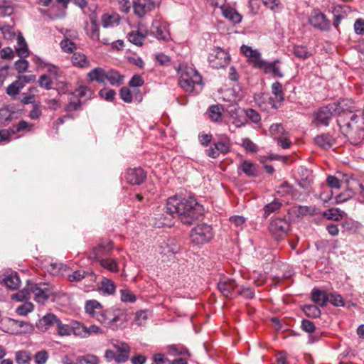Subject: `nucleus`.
Instances as JSON below:
<instances>
[{
	"mask_svg": "<svg viewBox=\"0 0 364 364\" xmlns=\"http://www.w3.org/2000/svg\"><path fill=\"white\" fill-rule=\"evenodd\" d=\"M166 212L173 217L178 216L181 221L191 225L200 220L203 215V207L194 198H183L178 196L169 197L166 204Z\"/></svg>",
	"mask_w": 364,
	"mask_h": 364,
	"instance_id": "obj_1",
	"label": "nucleus"
},
{
	"mask_svg": "<svg viewBox=\"0 0 364 364\" xmlns=\"http://www.w3.org/2000/svg\"><path fill=\"white\" fill-rule=\"evenodd\" d=\"M342 133L353 144H358L364 139V119L357 114L350 115L349 119H338Z\"/></svg>",
	"mask_w": 364,
	"mask_h": 364,
	"instance_id": "obj_2",
	"label": "nucleus"
},
{
	"mask_svg": "<svg viewBox=\"0 0 364 364\" xmlns=\"http://www.w3.org/2000/svg\"><path fill=\"white\" fill-rule=\"evenodd\" d=\"M97 320L106 328L113 331L122 327L127 321V314L119 309H102L97 314Z\"/></svg>",
	"mask_w": 364,
	"mask_h": 364,
	"instance_id": "obj_3",
	"label": "nucleus"
},
{
	"mask_svg": "<svg viewBox=\"0 0 364 364\" xmlns=\"http://www.w3.org/2000/svg\"><path fill=\"white\" fill-rule=\"evenodd\" d=\"M178 73L179 84L185 91L195 92V86L201 85L202 77L196 69L186 65L180 66Z\"/></svg>",
	"mask_w": 364,
	"mask_h": 364,
	"instance_id": "obj_4",
	"label": "nucleus"
},
{
	"mask_svg": "<svg viewBox=\"0 0 364 364\" xmlns=\"http://www.w3.org/2000/svg\"><path fill=\"white\" fill-rule=\"evenodd\" d=\"M28 289L33 294L34 300L41 304H44L54 294L52 287L46 283L28 284Z\"/></svg>",
	"mask_w": 364,
	"mask_h": 364,
	"instance_id": "obj_5",
	"label": "nucleus"
},
{
	"mask_svg": "<svg viewBox=\"0 0 364 364\" xmlns=\"http://www.w3.org/2000/svg\"><path fill=\"white\" fill-rule=\"evenodd\" d=\"M213 236L212 228L207 224L198 225L192 229L191 239L196 245H203L209 242Z\"/></svg>",
	"mask_w": 364,
	"mask_h": 364,
	"instance_id": "obj_6",
	"label": "nucleus"
},
{
	"mask_svg": "<svg viewBox=\"0 0 364 364\" xmlns=\"http://www.w3.org/2000/svg\"><path fill=\"white\" fill-rule=\"evenodd\" d=\"M230 60V56L228 52L221 48H216L208 55V61L213 68L219 69L227 66Z\"/></svg>",
	"mask_w": 364,
	"mask_h": 364,
	"instance_id": "obj_7",
	"label": "nucleus"
},
{
	"mask_svg": "<svg viewBox=\"0 0 364 364\" xmlns=\"http://www.w3.org/2000/svg\"><path fill=\"white\" fill-rule=\"evenodd\" d=\"M290 230L289 223L283 218H276L271 221L269 225V231L270 234L279 240L289 232Z\"/></svg>",
	"mask_w": 364,
	"mask_h": 364,
	"instance_id": "obj_8",
	"label": "nucleus"
},
{
	"mask_svg": "<svg viewBox=\"0 0 364 364\" xmlns=\"http://www.w3.org/2000/svg\"><path fill=\"white\" fill-rule=\"evenodd\" d=\"M336 115V105L328 104L321 107L314 114V121L317 125L328 126L329 121L333 116Z\"/></svg>",
	"mask_w": 364,
	"mask_h": 364,
	"instance_id": "obj_9",
	"label": "nucleus"
},
{
	"mask_svg": "<svg viewBox=\"0 0 364 364\" xmlns=\"http://www.w3.org/2000/svg\"><path fill=\"white\" fill-rule=\"evenodd\" d=\"M309 22L318 30L326 31L330 29V21L326 18V15L318 9L311 11L309 17Z\"/></svg>",
	"mask_w": 364,
	"mask_h": 364,
	"instance_id": "obj_10",
	"label": "nucleus"
},
{
	"mask_svg": "<svg viewBox=\"0 0 364 364\" xmlns=\"http://www.w3.org/2000/svg\"><path fill=\"white\" fill-rule=\"evenodd\" d=\"M112 250V243L109 240H102L90 253L89 259L98 261L103 259L104 256L109 255Z\"/></svg>",
	"mask_w": 364,
	"mask_h": 364,
	"instance_id": "obj_11",
	"label": "nucleus"
},
{
	"mask_svg": "<svg viewBox=\"0 0 364 364\" xmlns=\"http://www.w3.org/2000/svg\"><path fill=\"white\" fill-rule=\"evenodd\" d=\"M332 105H336V114L338 119H349L353 113V102L348 99L341 100L333 102Z\"/></svg>",
	"mask_w": 364,
	"mask_h": 364,
	"instance_id": "obj_12",
	"label": "nucleus"
},
{
	"mask_svg": "<svg viewBox=\"0 0 364 364\" xmlns=\"http://www.w3.org/2000/svg\"><path fill=\"white\" fill-rule=\"evenodd\" d=\"M134 13L139 18L144 17L147 13L155 9L153 0H134L132 3Z\"/></svg>",
	"mask_w": 364,
	"mask_h": 364,
	"instance_id": "obj_13",
	"label": "nucleus"
},
{
	"mask_svg": "<svg viewBox=\"0 0 364 364\" xmlns=\"http://www.w3.org/2000/svg\"><path fill=\"white\" fill-rule=\"evenodd\" d=\"M237 287L235 279L230 278H222L218 283V288L222 294L227 297L232 299L235 296V289Z\"/></svg>",
	"mask_w": 364,
	"mask_h": 364,
	"instance_id": "obj_14",
	"label": "nucleus"
},
{
	"mask_svg": "<svg viewBox=\"0 0 364 364\" xmlns=\"http://www.w3.org/2000/svg\"><path fill=\"white\" fill-rule=\"evenodd\" d=\"M125 180L132 185H140L146 178V173L141 168H129L125 173Z\"/></svg>",
	"mask_w": 364,
	"mask_h": 364,
	"instance_id": "obj_15",
	"label": "nucleus"
},
{
	"mask_svg": "<svg viewBox=\"0 0 364 364\" xmlns=\"http://www.w3.org/2000/svg\"><path fill=\"white\" fill-rule=\"evenodd\" d=\"M70 282H80L82 279H86L88 285H91L96 282L97 276L93 272H86L85 270H76L68 276Z\"/></svg>",
	"mask_w": 364,
	"mask_h": 364,
	"instance_id": "obj_16",
	"label": "nucleus"
},
{
	"mask_svg": "<svg viewBox=\"0 0 364 364\" xmlns=\"http://www.w3.org/2000/svg\"><path fill=\"white\" fill-rule=\"evenodd\" d=\"M280 60H275L273 62L265 61L262 68L266 74H271L274 77L282 78L284 74L279 66Z\"/></svg>",
	"mask_w": 364,
	"mask_h": 364,
	"instance_id": "obj_17",
	"label": "nucleus"
},
{
	"mask_svg": "<svg viewBox=\"0 0 364 364\" xmlns=\"http://www.w3.org/2000/svg\"><path fill=\"white\" fill-rule=\"evenodd\" d=\"M107 71L101 67H97L92 69L87 74V78L89 81H95L100 84L106 83V77Z\"/></svg>",
	"mask_w": 364,
	"mask_h": 364,
	"instance_id": "obj_18",
	"label": "nucleus"
},
{
	"mask_svg": "<svg viewBox=\"0 0 364 364\" xmlns=\"http://www.w3.org/2000/svg\"><path fill=\"white\" fill-rule=\"evenodd\" d=\"M113 346L117 350V362L124 363L127 361L129 354V346L126 343L120 341H116V343H114Z\"/></svg>",
	"mask_w": 364,
	"mask_h": 364,
	"instance_id": "obj_19",
	"label": "nucleus"
},
{
	"mask_svg": "<svg viewBox=\"0 0 364 364\" xmlns=\"http://www.w3.org/2000/svg\"><path fill=\"white\" fill-rule=\"evenodd\" d=\"M71 62L73 66L80 68H88L91 64L87 56L81 52H75L71 56Z\"/></svg>",
	"mask_w": 364,
	"mask_h": 364,
	"instance_id": "obj_20",
	"label": "nucleus"
},
{
	"mask_svg": "<svg viewBox=\"0 0 364 364\" xmlns=\"http://www.w3.org/2000/svg\"><path fill=\"white\" fill-rule=\"evenodd\" d=\"M221 12L223 17L229 20L232 23H239L242 21V17L241 14L230 6H223Z\"/></svg>",
	"mask_w": 364,
	"mask_h": 364,
	"instance_id": "obj_21",
	"label": "nucleus"
},
{
	"mask_svg": "<svg viewBox=\"0 0 364 364\" xmlns=\"http://www.w3.org/2000/svg\"><path fill=\"white\" fill-rule=\"evenodd\" d=\"M58 318L53 314H47L37 323V326L42 331H46L50 326H54L57 323Z\"/></svg>",
	"mask_w": 364,
	"mask_h": 364,
	"instance_id": "obj_22",
	"label": "nucleus"
},
{
	"mask_svg": "<svg viewBox=\"0 0 364 364\" xmlns=\"http://www.w3.org/2000/svg\"><path fill=\"white\" fill-rule=\"evenodd\" d=\"M149 35V31H133L128 34V39L132 43L141 46L143 44V41L145 38Z\"/></svg>",
	"mask_w": 364,
	"mask_h": 364,
	"instance_id": "obj_23",
	"label": "nucleus"
},
{
	"mask_svg": "<svg viewBox=\"0 0 364 364\" xmlns=\"http://www.w3.org/2000/svg\"><path fill=\"white\" fill-rule=\"evenodd\" d=\"M149 34H152L156 38L164 41L168 40L169 36L168 32L161 28V24L158 21H154L152 22L151 30L149 31Z\"/></svg>",
	"mask_w": 364,
	"mask_h": 364,
	"instance_id": "obj_24",
	"label": "nucleus"
},
{
	"mask_svg": "<svg viewBox=\"0 0 364 364\" xmlns=\"http://www.w3.org/2000/svg\"><path fill=\"white\" fill-rule=\"evenodd\" d=\"M85 309L87 314L97 319V314H100L102 309V306L96 300H89L85 303Z\"/></svg>",
	"mask_w": 364,
	"mask_h": 364,
	"instance_id": "obj_25",
	"label": "nucleus"
},
{
	"mask_svg": "<svg viewBox=\"0 0 364 364\" xmlns=\"http://www.w3.org/2000/svg\"><path fill=\"white\" fill-rule=\"evenodd\" d=\"M314 141L318 146L327 149L333 146L334 139L328 134H323L316 136L314 139Z\"/></svg>",
	"mask_w": 364,
	"mask_h": 364,
	"instance_id": "obj_26",
	"label": "nucleus"
},
{
	"mask_svg": "<svg viewBox=\"0 0 364 364\" xmlns=\"http://www.w3.org/2000/svg\"><path fill=\"white\" fill-rule=\"evenodd\" d=\"M282 206V202L274 198L272 202L266 204L263 208L264 217L267 218L270 214L278 213Z\"/></svg>",
	"mask_w": 364,
	"mask_h": 364,
	"instance_id": "obj_27",
	"label": "nucleus"
},
{
	"mask_svg": "<svg viewBox=\"0 0 364 364\" xmlns=\"http://www.w3.org/2000/svg\"><path fill=\"white\" fill-rule=\"evenodd\" d=\"M13 323V326L16 328V334H25L30 333L33 331V328L31 324L28 322L11 319Z\"/></svg>",
	"mask_w": 364,
	"mask_h": 364,
	"instance_id": "obj_28",
	"label": "nucleus"
},
{
	"mask_svg": "<svg viewBox=\"0 0 364 364\" xmlns=\"http://www.w3.org/2000/svg\"><path fill=\"white\" fill-rule=\"evenodd\" d=\"M328 294L317 289H314L311 293V298L314 303L321 306H325L328 303Z\"/></svg>",
	"mask_w": 364,
	"mask_h": 364,
	"instance_id": "obj_29",
	"label": "nucleus"
},
{
	"mask_svg": "<svg viewBox=\"0 0 364 364\" xmlns=\"http://www.w3.org/2000/svg\"><path fill=\"white\" fill-rule=\"evenodd\" d=\"M124 76L114 70H109L107 73L106 82L112 86H120L123 83Z\"/></svg>",
	"mask_w": 364,
	"mask_h": 364,
	"instance_id": "obj_30",
	"label": "nucleus"
},
{
	"mask_svg": "<svg viewBox=\"0 0 364 364\" xmlns=\"http://www.w3.org/2000/svg\"><path fill=\"white\" fill-rule=\"evenodd\" d=\"M4 284L11 289H16L20 285V279L16 272H11L3 279Z\"/></svg>",
	"mask_w": 364,
	"mask_h": 364,
	"instance_id": "obj_31",
	"label": "nucleus"
},
{
	"mask_svg": "<svg viewBox=\"0 0 364 364\" xmlns=\"http://www.w3.org/2000/svg\"><path fill=\"white\" fill-rule=\"evenodd\" d=\"M23 82L17 78L14 82H13L6 87V94L11 97L13 99H16V96L18 95L21 90L23 88Z\"/></svg>",
	"mask_w": 364,
	"mask_h": 364,
	"instance_id": "obj_32",
	"label": "nucleus"
},
{
	"mask_svg": "<svg viewBox=\"0 0 364 364\" xmlns=\"http://www.w3.org/2000/svg\"><path fill=\"white\" fill-rule=\"evenodd\" d=\"M343 214L344 212L338 208H330L323 212V215L328 220L339 221L343 219Z\"/></svg>",
	"mask_w": 364,
	"mask_h": 364,
	"instance_id": "obj_33",
	"label": "nucleus"
},
{
	"mask_svg": "<svg viewBox=\"0 0 364 364\" xmlns=\"http://www.w3.org/2000/svg\"><path fill=\"white\" fill-rule=\"evenodd\" d=\"M240 168L249 177H253L257 175V168L255 164L249 161H244L242 162L240 166Z\"/></svg>",
	"mask_w": 364,
	"mask_h": 364,
	"instance_id": "obj_34",
	"label": "nucleus"
},
{
	"mask_svg": "<svg viewBox=\"0 0 364 364\" xmlns=\"http://www.w3.org/2000/svg\"><path fill=\"white\" fill-rule=\"evenodd\" d=\"M100 289L104 294L112 295L116 291V285L111 279L104 277L101 282Z\"/></svg>",
	"mask_w": 364,
	"mask_h": 364,
	"instance_id": "obj_35",
	"label": "nucleus"
},
{
	"mask_svg": "<svg viewBox=\"0 0 364 364\" xmlns=\"http://www.w3.org/2000/svg\"><path fill=\"white\" fill-rule=\"evenodd\" d=\"M223 107L220 105H212L208 109L209 117L212 121L218 122L222 120Z\"/></svg>",
	"mask_w": 364,
	"mask_h": 364,
	"instance_id": "obj_36",
	"label": "nucleus"
},
{
	"mask_svg": "<svg viewBox=\"0 0 364 364\" xmlns=\"http://www.w3.org/2000/svg\"><path fill=\"white\" fill-rule=\"evenodd\" d=\"M15 360L17 364H29L31 353L28 350H18L16 352Z\"/></svg>",
	"mask_w": 364,
	"mask_h": 364,
	"instance_id": "obj_37",
	"label": "nucleus"
},
{
	"mask_svg": "<svg viewBox=\"0 0 364 364\" xmlns=\"http://www.w3.org/2000/svg\"><path fill=\"white\" fill-rule=\"evenodd\" d=\"M100 265L111 272H117L119 267L115 259L106 258L101 260H98Z\"/></svg>",
	"mask_w": 364,
	"mask_h": 364,
	"instance_id": "obj_38",
	"label": "nucleus"
},
{
	"mask_svg": "<svg viewBox=\"0 0 364 364\" xmlns=\"http://www.w3.org/2000/svg\"><path fill=\"white\" fill-rule=\"evenodd\" d=\"M60 46L62 50L65 53H73L77 49V46L74 42L69 39L66 36L63 40L60 43Z\"/></svg>",
	"mask_w": 364,
	"mask_h": 364,
	"instance_id": "obj_39",
	"label": "nucleus"
},
{
	"mask_svg": "<svg viewBox=\"0 0 364 364\" xmlns=\"http://www.w3.org/2000/svg\"><path fill=\"white\" fill-rule=\"evenodd\" d=\"M73 94L74 95V97H76L82 101V100H86L87 99L90 98L92 94V91L88 87L81 86L74 92H73Z\"/></svg>",
	"mask_w": 364,
	"mask_h": 364,
	"instance_id": "obj_40",
	"label": "nucleus"
},
{
	"mask_svg": "<svg viewBox=\"0 0 364 364\" xmlns=\"http://www.w3.org/2000/svg\"><path fill=\"white\" fill-rule=\"evenodd\" d=\"M73 333L81 338H87V326L80 322H75L72 326V331Z\"/></svg>",
	"mask_w": 364,
	"mask_h": 364,
	"instance_id": "obj_41",
	"label": "nucleus"
},
{
	"mask_svg": "<svg viewBox=\"0 0 364 364\" xmlns=\"http://www.w3.org/2000/svg\"><path fill=\"white\" fill-rule=\"evenodd\" d=\"M293 53L296 58L301 60H305L309 58L311 55L307 48L304 46H295L294 47Z\"/></svg>",
	"mask_w": 364,
	"mask_h": 364,
	"instance_id": "obj_42",
	"label": "nucleus"
},
{
	"mask_svg": "<svg viewBox=\"0 0 364 364\" xmlns=\"http://www.w3.org/2000/svg\"><path fill=\"white\" fill-rule=\"evenodd\" d=\"M82 104V102L80 99L74 97V95L72 93L68 105L65 107L66 112H72L78 109Z\"/></svg>",
	"mask_w": 364,
	"mask_h": 364,
	"instance_id": "obj_43",
	"label": "nucleus"
},
{
	"mask_svg": "<svg viewBox=\"0 0 364 364\" xmlns=\"http://www.w3.org/2000/svg\"><path fill=\"white\" fill-rule=\"evenodd\" d=\"M272 92L275 96L277 102H281L284 100V92L282 90V85L277 81L274 82L272 86Z\"/></svg>",
	"mask_w": 364,
	"mask_h": 364,
	"instance_id": "obj_44",
	"label": "nucleus"
},
{
	"mask_svg": "<svg viewBox=\"0 0 364 364\" xmlns=\"http://www.w3.org/2000/svg\"><path fill=\"white\" fill-rule=\"evenodd\" d=\"M76 364H99V358L92 354H87L77 358Z\"/></svg>",
	"mask_w": 364,
	"mask_h": 364,
	"instance_id": "obj_45",
	"label": "nucleus"
},
{
	"mask_svg": "<svg viewBox=\"0 0 364 364\" xmlns=\"http://www.w3.org/2000/svg\"><path fill=\"white\" fill-rule=\"evenodd\" d=\"M303 311L306 316L311 318H318L321 316V310L316 305H305Z\"/></svg>",
	"mask_w": 364,
	"mask_h": 364,
	"instance_id": "obj_46",
	"label": "nucleus"
},
{
	"mask_svg": "<svg viewBox=\"0 0 364 364\" xmlns=\"http://www.w3.org/2000/svg\"><path fill=\"white\" fill-rule=\"evenodd\" d=\"M292 212L297 217H303L306 215H311L314 213V209L309 206H295L292 209Z\"/></svg>",
	"mask_w": 364,
	"mask_h": 364,
	"instance_id": "obj_47",
	"label": "nucleus"
},
{
	"mask_svg": "<svg viewBox=\"0 0 364 364\" xmlns=\"http://www.w3.org/2000/svg\"><path fill=\"white\" fill-rule=\"evenodd\" d=\"M170 354L173 355H187L190 356V353L187 348L180 345H171L168 347Z\"/></svg>",
	"mask_w": 364,
	"mask_h": 364,
	"instance_id": "obj_48",
	"label": "nucleus"
},
{
	"mask_svg": "<svg viewBox=\"0 0 364 364\" xmlns=\"http://www.w3.org/2000/svg\"><path fill=\"white\" fill-rule=\"evenodd\" d=\"M241 113L245 114L246 119L248 118L253 123H258L261 120L260 114L255 109H241Z\"/></svg>",
	"mask_w": 364,
	"mask_h": 364,
	"instance_id": "obj_49",
	"label": "nucleus"
},
{
	"mask_svg": "<svg viewBox=\"0 0 364 364\" xmlns=\"http://www.w3.org/2000/svg\"><path fill=\"white\" fill-rule=\"evenodd\" d=\"M33 358L36 364H46L49 359V353L46 350H41L35 353Z\"/></svg>",
	"mask_w": 364,
	"mask_h": 364,
	"instance_id": "obj_50",
	"label": "nucleus"
},
{
	"mask_svg": "<svg viewBox=\"0 0 364 364\" xmlns=\"http://www.w3.org/2000/svg\"><path fill=\"white\" fill-rule=\"evenodd\" d=\"M33 128V124L24 121H20L16 126L11 127V133L16 134L23 130L31 131Z\"/></svg>",
	"mask_w": 364,
	"mask_h": 364,
	"instance_id": "obj_51",
	"label": "nucleus"
},
{
	"mask_svg": "<svg viewBox=\"0 0 364 364\" xmlns=\"http://www.w3.org/2000/svg\"><path fill=\"white\" fill-rule=\"evenodd\" d=\"M120 299L122 302L134 303L136 298L130 290L125 289L120 290Z\"/></svg>",
	"mask_w": 364,
	"mask_h": 364,
	"instance_id": "obj_52",
	"label": "nucleus"
},
{
	"mask_svg": "<svg viewBox=\"0 0 364 364\" xmlns=\"http://www.w3.org/2000/svg\"><path fill=\"white\" fill-rule=\"evenodd\" d=\"M55 326L59 336H64L70 335L72 328H70L67 324H63L60 320L58 319Z\"/></svg>",
	"mask_w": 364,
	"mask_h": 364,
	"instance_id": "obj_53",
	"label": "nucleus"
},
{
	"mask_svg": "<svg viewBox=\"0 0 364 364\" xmlns=\"http://www.w3.org/2000/svg\"><path fill=\"white\" fill-rule=\"evenodd\" d=\"M342 7L337 6L334 8L333 13V24L336 28H338L341 20L345 18V15L341 14Z\"/></svg>",
	"mask_w": 364,
	"mask_h": 364,
	"instance_id": "obj_54",
	"label": "nucleus"
},
{
	"mask_svg": "<svg viewBox=\"0 0 364 364\" xmlns=\"http://www.w3.org/2000/svg\"><path fill=\"white\" fill-rule=\"evenodd\" d=\"M115 95V91L112 89L104 88L99 92L100 97L109 102L114 100Z\"/></svg>",
	"mask_w": 364,
	"mask_h": 364,
	"instance_id": "obj_55",
	"label": "nucleus"
},
{
	"mask_svg": "<svg viewBox=\"0 0 364 364\" xmlns=\"http://www.w3.org/2000/svg\"><path fill=\"white\" fill-rule=\"evenodd\" d=\"M33 309V305L31 302H26L18 306L16 312L20 316H26L28 313L31 312Z\"/></svg>",
	"mask_w": 364,
	"mask_h": 364,
	"instance_id": "obj_56",
	"label": "nucleus"
},
{
	"mask_svg": "<svg viewBox=\"0 0 364 364\" xmlns=\"http://www.w3.org/2000/svg\"><path fill=\"white\" fill-rule=\"evenodd\" d=\"M38 85L40 87L49 90L52 88L53 81L48 75H42L39 77Z\"/></svg>",
	"mask_w": 364,
	"mask_h": 364,
	"instance_id": "obj_57",
	"label": "nucleus"
},
{
	"mask_svg": "<svg viewBox=\"0 0 364 364\" xmlns=\"http://www.w3.org/2000/svg\"><path fill=\"white\" fill-rule=\"evenodd\" d=\"M232 123L237 127H241L244 126L247 123V119L245 117V114L241 113V110L236 114V116L232 115Z\"/></svg>",
	"mask_w": 364,
	"mask_h": 364,
	"instance_id": "obj_58",
	"label": "nucleus"
},
{
	"mask_svg": "<svg viewBox=\"0 0 364 364\" xmlns=\"http://www.w3.org/2000/svg\"><path fill=\"white\" fill-rule=\"evenodd\" d=\"M249 62L252 63L254 67L261 69L265 60L261 58V54L257 50L256 53H255V55H253L252 57L249 59Z\"/></svg>",
	"mask_w": 364,
	"mask_h": 364,
	"instance_id": "obj_59",
	"label": "nucleus"
},
{
	"mask_svg": "<svg viewBox=\"0 0 364 364\" xmlns=\"http://www.w3.org/2000/svg\"><path fill=\"white\" fill-rule=\"evenodd\" d=\"M328 302H330L333 306H344L343 299L340 294H329L328 295Z\"/></svg>",
	"mask_w": 364,
	"mask_h": 364,
	"instance_id": "obj_60",
	"label": "nucleus"
},
{
	"mask_svg": "<svg viewBox=\"0 0 364 364\" xmlns=\"http://www.w3.org/2000/svg\"><path fill=\"white\" fill-rule=\"evenodd\" d=\"M117 18L115 16L104 14L102 16V24L105 28L113 26L114 23H117Z\"/></svg>",
	"mask_w": 364,
	"mask_h": 364,
	"instance_id": "obj_61",
	"label": "nucleus"
},
{
	"mask_svg": "<svg viewBox=\"0 0 364 364\" xmlns=\"http://www.w3.org/2000/svg\"><path fill=\"white\" fill-rule=\"evenodd\" d=\"M353 196V192L350 189H348L336 197V203H341L350 200Z\"/></svg>",
	"mask_w": 364,
	"mask_h": 364,
	"instance_id": "obj_62",
	"label": "nucleus"
},
{
	"mask_svg": "<svg viewBox=\"0 0 364 364\" xmlns=\"http://www.w3.org/2000/svg\"><path fill=\"white\" fill-rule=\"evenodd\" d=\"M18 48L17 51L21 56H26L28 55V48L24 38L22 36L18 37Z\"/></svg>",
	"mask_w": 364,
	"mask_h": 364,
	"instance_id": "obj_63",
	"label": "nucleus"
},
{
	"mask_svg": "<svg viewBox=\"0 0 364 364\" xmlns=\"http://www.w3.org/2000/svg\"><path fill=\"white\" fill-rule=\"evenodd\" d=\"M242 146L249 152L255 153L257 151V146L250 139L245 138L242 141Z\"/></svg>",
	"mask_w": 364,
	"mask_h": 364,
	"instance_id": "obj_64",
	"label": "nucleus"
}]
</instances>
